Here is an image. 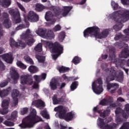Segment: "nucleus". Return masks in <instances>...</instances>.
I'll return each instance as SVG.
<instances>
[{
	"instance_id": "obj_53",
	"label": "nucleus",
	"mask_w": 129,
	"mask_h": 129,
	"mask_svg": "<svg viewBox=\"0 0 129 129\" xmlns=\"http://www.w3.org/2000/svg\"><path fill=\"white\" fill-rule=\"evenodd\" d=\"M41 115L44 118H46V119H50V115L48 113H42Z\"/></svg>"
},
{
	"instance_id": "obj_50",
	"label": "nucleus",
	"mask_w": 129,
	"mask_h": 129,
	"mask_svg": "<svg viewBox=\"0 0 129 129\" xmlns=\"http://www.w3.org/2000/svg\"><path fill=\"white\" fill-rule=\"evenodd\" d=\"M111 6L112 7L113 10H117L118 8V5L116 4L115 2L112 1L111 3Z\"/></svg>"
},
{
	"instance_id": "obj_2",
	"label": "nucleus",
	"mask_w": 129,
	"mask_h": 129,
	"mask_svg": "<svg viewBox=\"0 0 129 129\" xmlns=\"http://www.w3.org/2000/svg\"><path fill=\"white\" fill-rule=\"evenodd\" d=\"M99 32V28L97 27H90L84 32V36L85 38H87L90 35L91 37H93L94 36L98 39H103L106 38L109 34L108 29H105L100 33H98Z\"/></svg>"
},
{
	"instance_id": "obj_44",
	"label": "nucleus",
	"mask_w": 129,
	"mask_h": 129,
	"mask_svg": "<svg viewBox=\"0 0 129 129\" xmlns=\"http://www.w3.org/2000/svg\"><path fill=\"white\" fill-rule=\"evenodd\" d=\"M109 104V101L106 100L105 99H103L99 103V104L101 105H108Z\"/></svg>"
},
{
	"instance_id": "obj_7",
	"label": "nucleus",
	"mask_w": 129,
	"mask_h": 129,
	"mask_svg": "<svg viewBox=\"0 0 129 129\" xmlns=\"http://www.w3.org/2000/svg\"><path fill=\"white\" fill-rule=\"evenodd\" d=\"M92 88L93 91L96 94H100L102 91H103V88H102V80L101 79H99L97 81L92 83Z\"/></svg>"
},
{
	"instance_id": "obj_31",
	"label": "nucleus",
	"mask_w": 129,
	"mask_h": 129,
	"mask_svg": "<svg viewBox=\"0 0 129 129\" xmlns=\"http://www.w3.org/2000/svg\"><path fill=\"white\" fill-rule=\"evenodd\" d=\"M128 56H129V50H126V49L123 50L119 54V57L121 58H127Z\"/></svg>"
},
{
	"instance_id": "obj_43",
	"label": "nucleus",
	"mask_w": 129,
	"mask_h": 129,
	"mask_svg": "<svg viewBox=\"0 0 129 129\" xmlns=\"http://www.w3.org/2000/svg\"><path fill=\"white\" fill-rule=\"evenodd\" d=\"M42 45L41 43H38L36 47H35L34 49L36 52H41L42 51Z\"/></svg>"
},
{
	"instance_id": "obj_48",
	"label": "nucleus",
	"mask_w": 129,
	"mask_h": 129,
	"mask_svg": "<svg viewBox=\"0 0 129 129\" xmlns=\"http://www.w3.org/2000/svg\"><path fill=\"white\" fill-rule=\"evenodd\" d=\"M119 129H129V122L123 123L122 126Z\"/></svg>"
},
{
	"instance_id": "obj_54",
	"label": "nucleus",
	"mask_w": 129,
	"mask_h": 129,
	"mask_svg": "<svg viewBox=\"0 0 129 129\" xmlns=\"http://www.w3.org/2000/svg\"><path fill=\"white\" fill-rule=\"evenodd\" d=\"M29 111V108L28 107H25L21 109L22 113H28Z\"/></svg>"
},
{
	"instance_id": "obj_4",
	"label": "nucleus",
	"mask_w": 129,
	"mask_h": 129,
	"mask_svg": "<svg viewBox=\"0 0 129 129\" xmlns=\"http://www.w3.org/2000/svg\"><path fill=\"white\" fill-rule=\"evenodd\" d=\"M44 44L45 47H48L52 53H55L56 54L52 55V59L54 60H56V58H58V56L63 53V46L57 42L53 43L51 42L45 41Z\"/></svg>"
},
{
	"instance_id": "obj_45",
	"label": "nucleus",
	"mask_w": 129,
	"mask_h": 129,
	"mask_svg": "<svg viewBox=\"0 0 129 129\" xmlns=\"http://www.w3.org/2000/svg\"><path fill=\"white\" fill-rule=\"evenodd\" d=\"M80 58L78 57V56H76L74 58V59L72 60L73 63L74 64H78L79 63H80Z\"/></svg>"
},
{
	"instance_id": "obj_40",
	"label": "nucleus",
	"mask_w": 129,
	"mask_h": 129,
	"mask_svg": "<svg viewBox=\"0 0 129 129\" xmlns=\"http://www.w3.org/2000/svg\"><path fill=\"white\" fill-rule=\"evenodd\" d=\"M64 38H65V32H61L58 35V39L60 42H63V40H64Z\"/></svg>"
},
{
	"instance_id": "obj_17",
	"label": "nucleus",
	"mask_w": 129,
	"mask_h": 129,
	"mask_svg": "<svg viewBox=\"0 0 129 129\" xmlns=\"http://www.w3.org/2000/svg\"><path fill=\"white\" fill-rule=\"evenodd\" d=\"M19 92L17 90H14L12 93V97L13 98L12 106H16L18 104V97L19 96Z\"/></svg>"
},
{
	"instance_id": "obj_12",
	"label": "nucleus",
	"mask_w": 129,
	"mask_h": 129,
	"mask_svg": "<svg viewBox=\"0 0 129 129\" xmlns=\"http://www.w3.org/2000/svg\"><path fill=\"white\" fill-rule=\"evenodd\" d=\"M116 73H117V72H116L113 68L107 70V77H106V81L109 82V81L114 80V78H115V76H116Z\"/></svg>"
},
{
	"instance_id": "obj_64",
	"label": "nucleus",
	"mask_w": 129,
	"mask_h": 129,
	"mask_svg": "<svg viewBox=\"0 0 129 129\" xmlns=\"http://www.w3.org/2000/svg\"><path fill=\"white\" fill-rule=\"evenodd\" d=\"M33 88L38 89L39 88V85L37 83H35L33 86Z\"/></svg>"
},
{
	"instance_id": "obj_39",
	"label": "nucleus",
	"mask_w": 129,
	"mask_h": 129,
	"mask_svg": "<svg viewBox=\"0 0 129 129\" xmlns=\"http://www.w3.org/2000/svg\"><path fill=\"white\" fill-rule=\"evenodd\" d=\"M24 59L27 63H30V64H34V61H33V59L30 57L28 55H25L24 56Z\"/></svg>"
},
{
	"instance_id": "obj_60",
	"label": "nucleus",
	"mask_w": 129,
	"mask_h": 129,
	"mask_svg": "<svg viewBox=\"0 0 129 129\" xmlns=\"http://www.w3.org/2000/svg\"><path fill=\"white\" fill-rule=\"evenodd\" d=\"M112 56H114V48H113L112 49H110V57Z\"/></svg>"
},
{
	"instance_id": "obj_11",
	"label": "nucleus",
	"mask_w": 129,
	"mask_h": 129,
	"mask_svg": "<svg viewBox=\"0 0 129 129\" xmlns=\"http://www.w3.org/2000/svg\"><path fill=\"white\" fill-rule=\"evenodd\" d=\"M33 81V79L27 75H22L20 77V83L22 85H32Z\"/></svg>"
},
{
	"instance_id": "obj_8",
	"label": "nucleus",
	"mask_w": 129,
	"mask_h": 129,
	"mask_svg": "<svg viewBox=\"0 0 129 129\" xmlns=\"http://www.w3.org/2000/svg\"><path fill=\"white\" fill-rule=\"evenodd\" d=\"M66 86V84L65 83H63L60 85V83L58 81V80L55 78H53L51 79L50 82L49 86L51 90H56L58 87L59 89H62L63 87H65Z\"/></svg>"
},
{
	"instance_id": "obj_61",
	"label": "nucleus",
	"mask_w": 129,
	"mask_h": 129,
	"mask_svg": "<svg viewBox=\"0 0 129 129\" xmlns=\"http://www.w3.org/2000/svg\"><path fill=\"white\" fill-rule=\"evenodd\" d=\"M107 115H108V114H106V113H100V116L101 117H102L103 118H106V116H107Z\"/></svg>"
},
{
	"instance_id": "obj_56",
	"label": "nucleus",
	"mask_w": 129,
	"mask_h": 129,
	"mask_svg": "<svg viewBox=\"0 0 129 129\" xmlns=\"http://www.w3.org/2000/svg\"><path fill=\"white\" fill-rule=\"evenodd\" d=\"M17 5L19 8V9H20V10H21V11H22V12H26V10H25V8H24V7L23 6H22V5H21V4L19 3V2H17Z\"/></svg>"
},
{
	"instance_id": "obj_29",
	"label": "nucleus",
	"mask_w": 129,
	"mask_h": 129,
	"mask_svg": "<svg viewBox=\"0 0 129 129\" xmlns=\"http://www.w3.org/2000/svg\"><path fill=\"white\" fill-rule=\"evenodd\" d=\"M12 90L11 88H9L6 90H4L3 91H0V96L1 97H4V96H7L8 94H9V92Z\"/></svg>"
},
{
	"instance_id": "obj_32",
	"label": "nucleus",
	"mask_w": 129,
	"mask_h": 129,
	"mask_svg": "<svg viewBox=\"0 0 129 129\" xmlns=\"http://www.w3.org/2000/svg\"><path fill=\"white\" fill-rule=\"evenodd\" d=\"M28 71H29V72L31 73H37V72L39 71V70L36 67L31 66L28 68Z\"/></svg>"
},
{
	"instance_id": "obj_51",
	"label": "nucleus",
	"mask_w": 129,
	"mask_h": 129,
	"mask_svg": "<svg viewBox=\"0 0 129 129\" xmlns=\"http://www.w3.org/2000/svg\"><path fill=\"white\" fill-rule=\"evenodd\" d=\"M54 32H57L58 31H60L61 30V26L59 25H56L53 29Z\"/></svg>"
},
{
	"instance_id": "obj_23",
	"label": "nucleus",
	"mask_w": 129,
	"mask_h": 129,
	"mask_svg": "<svg viewBox=\"0 0 129 129\" xmlns=\"http://www.w3.org/2000/svg\"><path fill=\"white\" fill-rule=\"evenodd\" d=\"M54 110L55 112H58L59 113H64L66 112V108L62 105H59L55 107Z\"/></svg>"
},
{
	"instance_id": "obj_18",
	"label": "nucleus",
	"mask_w": 129,
	"mask_h": 129,
	"mask_svg": "<svg viewBox=\"0 0 129 129\" xmlns=\"http://www.w3.org/2000/svg\"><path fill=\"white\" fill-rule=\"evenodd\" d=\"M53 14H52V12L49 11L46 12L45 15V20L47 21V22H49V24H51V25H53V24H55V22H56V20H55L54 19H53Z\"/></svg>"
},
{
	"instance_id": "obj_62",
	"label": "nucleus",
	"mask_w": 129,
	"mask_h": 129,
	"mask_svg": "<svg viewBox=\"0 0 129 129\" xmlns=\"http://www.w3.org/2000/svg\"><path fill=\"white\" fill-rule=\"evenodd\" d=\"M124 110L129 112V104H126L124 105Z\"/></svg>"
},
{
	"instance_id": "obj_16",
	"label": "nucleus",
	"mask_w": 129,
	"mask_h": 129,
	"mask_svg": "<svg viewBox=\"0 0 129 129\" xmlns=\"http://www.w3.org/2000/svg\"><path fill=\"white\" fill-rule=\"evenodd\" d=\"M10 74L11 76V78L13 79L14 81V83H17L20 77V75H19L18 72L16 71V70L12 68L10 69Z\"/></svg>"
},
{
	"instance_id": "obj_9",
	"label": "nucleus",
	"mask_w": 129,
	"mask_h": 129,
	"mask_svg": "<svg viewBox=\"0 0 129 129\" xmlns=\"http://www.w3.org/2000/svg\"><path fill=\"white\" fill-rule=\"evenodd\" d=\"M1 59H4L7 63H12L13 62V55L12 54H6L3 56H0ZM0 70H5V65L2 62V61L0 60Z\"/></svg>"
},
{
	"instance_id": "obj_21",
	"label": "nucleus",
	"mask_w": 129,
	"mask_h": 129,
	"mask_svg": "<svg viewBox=\"0 0 129 129\" xmlns=\"http://www.w3.org/2000/svg\"><path fill=\"white\" fill-rule=\"evenodd\" d=\"M47 75L46 74H42L41 76L34 75L33 76V78L36 82L39 83V82H41V80H45L46 79V77Z\"/></svg>"
},
{
	"instance_id": "obj_52",
	"label": "nucleus",
	"mask_w": 129,
	"mask_h": 129,
	"mask_svg": "<svg viewBox=\"0 0 129 129\" xmlns=\"http://www.w3.org/2000/svg\"><path fill=\"white\" fill-rule=\"evenodd\" d=\"M115 112L116 113H123L124 111L121 108L118 107L116 109Z\"/></svg>"
},
{
	"instance_id": "obj_55",
	"label": "nucleus",
	"mask_w": 129,
	"mask_h": 129,
	"mask_svg": "<svg viewBox=\"0 0 129 129\" xmlns=\"http://www.w3.org/2000/svg\"><path fill=\"white\" fill-rule=\"evenodd\" d=\"M116 120L117 121V123H118V124L121 123V122H122L123 121V119L122 118H120V117H117L116 118Z\"/></svg>"
},
{
	"instance_id": "obj_57",
	"label": "nucleus",
	"mask_w": 129,
	"mask_h": 129,
	"mask_svg": "<svg viewBox=\"0 0 129 129\" xmlns=\"http://www.w3.org/2000/svg\"><path fill=\"white\" fill-rule=\"evenodd\" d=\"M120 38H121V34L119 33L116 35V36L114 37V39L116 41H117V40H119Z\"/></svg>"
},
{
	"instance_id": "obj_5",
	"label": "nucleus",
	"mask_w": 129,
	"mask_h": 129,
	"mask_svg": "<svg viewBox=\"0 0 129 129\" xmlns=\"http://www.w3.org/2000/svg\"><path fill=\"white\" fill-rule=\"evenodd\" d=\"M72 9H73L72 6H64L63 7V9H60L59 7L54 6L52 7L54 16L58 17V18L66 17Z\"/></svg>"
},
{
	"instance_id": "obj_37",
	"label": "nucleus",
	"mask_w": 129,
	"mask_h": 129,
	"mask_svg": "<svg viewBox=\"0 0 129 129\" xmlns=\"http://www.w3.org/2000/svg\"><path fill=\"white\" fill-rule=\"evenodd\" d=\"M117 81L118 82H122L123 81V73L122 72H120L119 75L117 76Z\"/></svg>"
},
{
	"instance_id": "obj_46",
	"label": "nucleus",
	"mask_w": 129,
	"mask_h": 129,
	"mask_svg": "<svg viewBox=\"0 0 129 129\" xmlns=\"http://www.w3.org/2000/svg\"><path fill=\"white\" fill-rule=\"evenodd\" d=\"M116 46H118L119 48H121V47H123L124 48H127V44L124 43H123V42H121V43H118V42H117L116 43Z\"/></svg>"
},
{
	"instance_id": "obj_15",
	"label": "nucleus",
	"mask_w": 129,
	"mask_h": 129,
	"mask_svg": "<svg viewBox=\"0 0 129 129\" xmlns=\"http://www.w3.org/2000/svg\"><path fill=\"white\" fill-rule=\"evenodd\" d=\"M28 20L29 22H37L39 21V16L33 11H30L28 15Z\"/></svg>"
},
{
	"instance_id": "obj_22",
	"label": "nucleus",
	"mask_w": 129,
	"mask_h": 129,
	"mask_svg": "<svg viewBox=\"0 0 129 129\" xmlns=\"http://www.w3.org/2000/svg\"><path fill=\"white\" fill-rule=\"evenodd\" d=\"M36 33L37 35L42 37V38H44V39L46 38V33H47V31L45 30H44L42 28H39L36 31Z\"/></svg>"
},
{
	"instance_id": "obj_34",
	"label": "nucleus",
	"mask_w": 129,
	"mask_h": 129,
	"mask_svg": "<svg viewBox=\"0 0 129 129\" xmlns=\"http://www.w3.org/2000/svg\"><path fill=\"white\" fill-rule=\"evenodd\" d=\"M98 120V125L100 126V128H102V127H103L105 124L104 123V119L99 117Z\"/></svg>"
},
{
	"instance_id": "obj_14",
	"label": "nucleus",
	"mask_w": 129,
	"mask_h": 129,
	"mask_svg": "<svg viewBox=\"0 0 129 129\" xmlns=\"http://www.w3.org/2000/svg\"><path fill=\"white\" fill-rule=\"evenodd\" d=\"M52 100L53 104H61L65 101V96H62L60 98H58V94H55L52 97Z\"/></svg>"
},
{
	"instance_id": "obj_49",
	"label": "nucleus",
	"mask_w": 129,
	"mask_h": 129,
	"mask_svg": "<svg viewBox=\"0 0 129 129\" xmlns=\"http://www.w3.org/2000/svg\"><path fill=\"white\" fill-rule=\"evenodd\" d=\"M4 123L7 126H14V125H15V124L14 123V122L7 121V120L5 121L4 122Z\"/></svg>"
},
{
	"instance_id": "obj_28",
	"label": "nucleus",
	"mask_w": 129,
	"mask_h": 129,
	"mask_svg": "<svg viewBox=\"0 0 129 129\" xmlns=\"http://www.w3.org/2000/svg\"><path fill=\"white\" fill-rule=\"evenodd\" d=\"M11 4V0H0V5L4 8H7Z\"/></svg>"
},
{
	"instance_id": "obj_38",
	"label": "nucleus",
	"mask_w": 129,
	"mask_h": 129,
	"mask_svg": "<svg viewBox=\"0 0 129 129\" xmlns=\"http://www.w3.org/2000/svg\"><path fill=\"white\" fill-rule=\"evenodd\" d=\"M29 26H30V24L29 23H27L26 26H25L24 25L21 24V25H20L19 26H18L16 28V30L17 31H18V30H22V29H24L25 28H29Z\"/></svg>"
},
{
	"instance_id": "obj_41",
	"label": "nucleus",
	"mask_w": 129,
	"mask_h": 129,
	"mask_svg": "<svg viewBox=\"0 0 129 129\" xmlns=\"http://www.w3.org/2000/svg\"><path fill=\"white\" fill-rule=\"evenodd\" d=\"M36 58L40 63H43V62L45 61V56H42L37 55H36Z\"/></svg>"
},
{
	"instance_id": "obj_1",
	"label": "nucleus",
	"mask_w": 129,
	"mask_h": 129,
	"mask_svg": "<svg viewBox=\"0 0 129 129\" xmlns=\"http://www.w3.org/2000/svg\"><path fill=\"white\" fill-rule=\"evenodd\" d=\"M110 17L118 24L114 26V30L119 31L122 28V23L129 20V11L125 10L123 12L121 11L115 12L110 15Z\"/></svg>"
},
{
	"instance_id": "obj_36",
	"label": "nucleus",
	"mask_w": 129,
	"mask_h": 129,
	"mask_svg": "<svg viewBox=\"0 0 129 129\" xmlns=\"http://www.w3.org/2000/svg\"><path fill=\"white\" fill-rule=\"evenodd\" d=\"M57 70H58L59 72H60V73H63V72H66V71H68L69 70V68H66L64 67H58Z\"/></svg>"
},
{
	"instance_id": "obj_58",
	"label": "nucleus",
	"mask_w": 129,
	"mask_h": 129,
	"mask_svg": "<svg viewBox=\"0 0 129 129\" xmlns=\"http://www.w3.org/2000/svg\"><path fill=\"white\" fill-rule=\"evenodd\" d=\"M3 36H4V30L3 28H2V24H0V39Z\"/></svg>"
},
{
	"instance_id": "obj_19",
	"label": "nucleus",
	"mask_w": 129,
	"mask_h": 129,
	"mask_svg": "<svg viewBox=\"0 0 129 129\" xmlns=\"http://www.w3.org/2000/svg\"><path fill=\"white\" fill-rule=\"evenodd\" d=\"M10 46H11V47H14V46H15V47H20L21 48H25V47H26V44L22 42V41L19 42H16L15 40L11 39Z\"/></svg>"
},
{
	"instance_id": "obj_6",
	"label": "nucleus",
	"mask_w": 129,
	"mask_h": 129,
	"mask_svg": "<svg viewBox=\"0 0 129 129\" xmlns=\"http://www.w3.org/2000/svg\"><path fill=\"white\" fill-rule=\"evenodd\" d=\"M31 37H33V35L30 29H27L25 33H23L20 36L21 39L25 40L28 46H32L35 42V40Z\"/></svg>"
},
{
	"instance_id": "obj_13",
	"label": "nucleus",
	"mask_w": 129,
	"mask_h": 129,
	"mask_svg": "<svg viewBox=\"0 0 129 129\" xmlns=\"http://www.w3.org/2000/svg\"><path fill=\"white\" fill-rule=\"evenodd\" d=\"M58 114V117L60 119H64L66 121H70L73 119L74 117V114L73 113H59L56 114V115Z\"/></svg>"
},
{
	"instance_id": "obj_25",
	"label": "nucleus",
	"mask_w": 129,
	"mask_h": 129,
	"mask_svg": "<svg viewBox=\"0 0 129 129\" xmlns=\"http://www.w3.org/2000/svg\"><path fill=\"white\" fill-rule=\"evenodd\" d=\"M45 37H44V39L52 40V39H54V38H55V34H54V32H53L52 31L48 30L46 33Z\"/></svg>"
},
{
	"instance_id": "obj_10",
	"label": "nucleus",
	"mask_w": 129,
	"mask_h": 129,
	"mask_svg": "<svg viewBox=\"0 0 129 129\" xmlns=\"http://www.w3.org/2000/svg\"><path fill=\"white\" fill-rule=\"evenodd\" d=\"M9 13L14 18V21L15 23L16 24H18V23H21V15L18 9L11 10L9 11Z\"/></svg>"
},
{
	"instance_id": "obj_33",
	"label": "nucleus",
	"mask_w": 129,
	"mask_h": 129,
	"mask_svg": "<svg viewBox=\"0 0 129 129\" xmlns=\"http://www.w3.org/2000/svg\"><path fill=\"white\" fill-rule=\"evenodd\" d=\"M17 117H18V114L17 113H12L11 114V117L8 118L6 117L8 120H13V121H16L17 120Z\"/></svg>"
},
{
	"instance_id": "obj_3",
	"label": "nucleus",
	"mask_w": 129,
	"mask_h": 129,
	"mask_svg": "<svg viewBox=\"0 0 129 129\" xmlns=\"http://www.w3.org/2000/svg\"><path fill=\"white\" fill-rule=\"evenodd\" d=\"M39 121H42V118L37 116V113H30L25 118V122L20 124L19 126L22 128L25 127H33L34 124Z\"/></svg>"
},
{
	"instance_id": "obj_20",
	"label": "nucleus",
	"mask_w": 129,
	"mask_h": 129,
	"mask_svg": "<svg viewBox=\"0 0 129 129\" xmlns=\"http://www.w3.org/2000/svg\"><path fill=\"white\" fill-rule=\"evenodd\" d=\"M32 104L35 105L36 107L37 108H40V109L42 108H44L45 106V102L43 101L42 100H37L34 101H33Z\"/></svg>"
},
{
	"instance_id": "obj_30",
	"label": "nucleus",
	"mask_w": 129,
	"mask_h": 129,
	"mask_svg": "<svg viewBox=\"0 0 129 129\" xmlns=\"http://www.w3.org/2000/svg\"><path fill=\"white\" fill-rule=\"evenodd\" d=\"M117 124L115 123H112L110 124H107L104 126L105 129H116Z\"/></svg>"
},
{
	"instance_id": "obj_26",
	"label": "nucleus",
	"mask_w": 129,
	"mask_h": 129,
	"mask_svg": "<svg viewBox=\"0 0 129 129\" xmlns=\"http://www.w3.org/2000/svg\"><path fill=\"white\" fill-rule=\"evenodd\" d=\"M3 26L7 29H9V28H11L12 26V23H11V21L9 18H4L3 21Z\"/></svg>"
},
{
	"instance_id": "obj_63",
	"label": "nucleus",
	"mask_w": 129,
	"mask_h": 129,
	"mask_svg": "<svg viewBox=\"0 0 129 129\" xmlns=\"http://www.w3.org/2000/svg\"><path fill=\"white\" fill-rule=\"evenodd\" d=\"M123 101H124V100L121 97L117 99V102H123Z\"/></svg>"
},
{
	"instance_id": "obj_35",
	"label": "nucleus",
	"mask_w": 129,
	"mask_h": 129,
	"mask_svg": "<svg viewBox=\"0 0 129 129\" xmlns=\"http://www.w3.org/2000/svg\"><path fill=\"white\" fill-rule=\"evenodd\" d=\"M45 9V6H43V5L37 4L36 5V10L37 12H41Z\"/></svg>"
},
{
	"instance_id": "obj_47",
	"label": "nucleus",
	"mask_w": 129,
	"mask_h": 129,
	"mask_svg": "<svg viewBox=\"0 0 129 129\" xmlns=\"http://www.w3.org/2000/svg\"><path fill=\"white\" fill-rule=\"evenodd\" d=\"M78 85V83L77 82H75L73 83L71 86V90L73 91V90H74L75 89H76Z\"/></svg>"
},
{
	"instance_id": "obj_59",
	"label": "nucleus",
	"mask_w": 129,
	"mask_h": 129,
	"mask_svg": "<svg viewBox=\"0 0 129 129\" xmlns=\"http://www.w3.org/2000/svg\"><path fill=\"white\" fill-rule=\"evenodd\" d=\"M8 81L1 83L0 84V87H5V86H7V85H8Z\"/></svg>"
},
{
	"instance_id": "obj_24",
	"label": "nucleus",
	"mask_w": 129,
	"mask_h": 129,
	"mask_svg": "<svg viewBox=\"0 0 129 129\" xmlns=\"http://www.w3.org/2000/svg\"><path fill=\"white\" fill-rule=\"evenodd\" d=\"M9 106V101L5 100L2 102V106L4 108L3 113H8L9 110L8 109V106Z\"/></svg>"
},
{
	"instance_id": "obj_42",
	"label": "nucleus",
	"mask_w": 129,
	"mask_h": 129,
	"mask_svg": "<svg viewBox=\"0 0 129 129\" xmlns=\"http://www.w3.org/2000/svg\"><path fill=\"white\" fill-rule=\"evenodd\" d=\"M17 66L20 67V68H22V69H26L27 68V66L25 65L24 63H22V62L20 61H17L16 63Z\"/></svg>"
},
{
	"instance_id": "obj_27",
	"label": "nucleus",
	"mask_w": 129,
	"mask_h": 129,
	"mask_svg": "<svg viewBox=\"0 0 129 129\" xmlns=\"http://www.w3.org/2000/svg\"><path fill=\"white\" fill-rule=\"evenodd\" d=\"M118 88V84L116 83L114 84H110L108 85V89H111V93H113L115 91V89Z\"/></svg>"
}]
</instances>
